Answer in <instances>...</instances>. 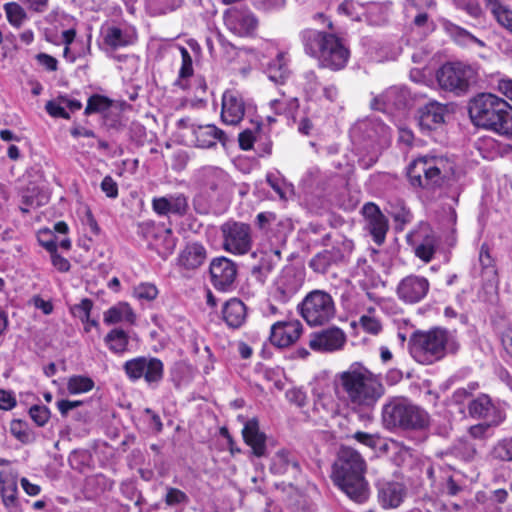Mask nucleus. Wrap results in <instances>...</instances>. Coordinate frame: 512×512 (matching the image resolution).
<instances>
[{
    "label": "nucleus",
    "mask_w": 512,
    "mask_h": 512,
    "mask_svg": "<svg viewBox=\"0 0 512 512\" xmlns=\"http://www.w3.org/2000/svg\"><path fill=\"white\" fill-rule=\"evenodd\" d=\"M339 383L346 394L347 403L358 412L373 410L385 394L381 376L360 363H353L340 373Z\"/></svg>",
    "instance_id": "obj_1"
},
{
    "label": "nucleus",
    "mask_w": 512,
    "mask_h": 512,
    "mask_svg": "<svg viewBox=\"0 0 512 512\" xmlns=\"http://www.w3.org/2000/svg\"><path fill=\"white\" fill-rule=\"evenodd\" d=\"M366 462L353 448L341 447L332 466L331 478L350 499L357 503L369 497V486L365 479Z\"/></svg>",
    "instance_id": "obj_2"
},
{
    "label": "nucleus",
    "mask_w": 512,
    "mask_h": 512,
    "mask_svg": "<svg viewBox=\"0 0 512 512\" xmlns=\"http://www.w3.org/2000/svg\"><path fill=\"white\" fill-rule=\"evenodd\" d=\"M456 166L453 157L425 155L409 164L407 175L413 187L435 190L455 176Z\"/></svg>",
    "instance_id": "obj_3"
},
{
    "label": "nucleus",
    "mask_w": 512,
    "mask_h": 512,
    "mask_svg": "<svg viewBox=\"0 0 512 512\" xmlns=\"http://www.w3.org/2000/svg\"><path fill=\"white\" fill-rule=\"evenodd\" d=\"M381 419L389 431H423L430 426L429 413L403 396L386 400L381 409Z\"/></svg>",
    "instance_id": "obj_4"
},
{
    "label": "nucleus",
    "mask_w": 512,
    "mask_h": 512,
    "mask_svg": "<svg viewBox=\"0 0 512 512\" xmlns=\"http://www.w3.org/2000/svg\"><path fill=\"white\" fill-rule=\"evenodd\" d=\"M459 347L460 344L452 333L438 327L416 331L409 341L412 357L421 364H433L443 359L447 353L455 354Z\"/></svg>",
    "instance_id": "obj_5"
},
{
    "label": "nucleus",
    "mask_w": 512,
    "mask_h": 512,
    "mask_svg": "<svg viewBox=\"0 0 512 512\" xmlns=\"http://www.w3.org/2000/svg\"><path fill=\"white\" fill-rule=\"evenodd\" d=\"M301 40L306 53L318 57L321 66L335 71L346 66L350 56L349 50L335 35L305 29L301 32Z\"/></svg>",
    "instance_id": "obj_6"
},
{
    "label": "nucleus",
    "mask_w": 512,
    "mask_h": 512,
    "mask_svg": "<svg viewBox=\"0 0 512 512\" xmlns=\"http://www.w3.org/2000/svg\"><path fill=\"white\" fill-rule=\"evenodd\" d=\"M470 119L476 128H512V106L493 93H479L468 105Z\"/></svg>",
    "instance_id": "obj_7"
},
{
    "label": "nucleus",
    "mask_w": 512,
    "mask_h": 512,
    "mask_svg": "<svg viewBox=\"0 0 512 512\" xmlns=\"http://www.w3.org/2000/svg\"><path fill=\"white\" fill-rule=\"evenodd\" d=\"M298 311L311 327L323 326L336 316V305L332 296L324 290L309 292L298 305Z\"/></svg>",
    "instance_id": "obj_8"
},
{
    "label": "nucleus",
    "mask_w": 512,
    "mask_h": 512,
    "mask_svg": "<svg viewBox=\"0 0 512 512\" xmlns=\"http://www.w3.org/2000/svg\"><path fill=\"white\" fill-rule=\"evenodd\" d=\"M298 108L299 101L296 97H287L282 94L280 98L271 100L266 106L257 110L251 118V123L255 128L272 125L291 126Z\"/></svg>",
    "instance_id": "obj_9"
},
{
    "label": "nucleus",
    "mask_w": 512,
    "mask_h": 512,
    "mask_svg": "<svg viewBox=\"0 0 512 512\" xmlns=\"http://www.w3.org/2000/svg\"><path fill=\"white\" fill-rule=\"evenodd\" d=\"M475 76V70L462 62L445 63L436 72L439 87L456 95L466 93Z\"/></svg>",
    "instance_id": "obj_10"
},
{
    "label": "nucleus",
    "mask_w": 512,
    "mask_h": 512,
    "mask_svg": "<svg viewBox=\"0 0 512 512\" xmlns=\"http://www.w3.org/2000/svg\"><path fill=\"white\" fill-rule=\"evenodd\" d=\"M123 370L130 381L144 379L149 386H157L164 377L163 362L153 356H138L127 360Z\"/></svg>",
    "instance_id": "obj_11"
},
{
    "label": "nucleus",
    "mask_w": 512,
    "mask_h": 512,
    "mask_svg": "<svg viewBox=\"0 0 512 512\" xmlns=\"http://www.w3.org/2000/svg\"><path fill=\"white\" fill-rule=\"evenodd\" d=\"M223 249L233 255L247 254L253 245L252 229L250 225L228 221L221 226Z\"/></svg>",
    "instance_id": "obj_12"
},
{
    "label": "nucleus",
    "mask_w": 512,
    "mask_h": 512,
    "mask_svg": "<svg viewBox=\"0 0 512 512\" xmlns=\"http://www.w3.org/2000/svg\"><path fill=\"white\" fill-rule=\"evenodd\" d=\"M406 240L415 256L425 263L432 261L440 245L439 237L427 223H420L407 234Z\"/></svg>",
    "instance_id": "obj_13"
},
{
    "label": "nucleus",
    "mask_w": 512,
    "mask_h": 512,
    "mask_svg": "<svg viewBox=\"0 0 512 512\" xmlns=\"http://www.w3.org/2000/svg\"><path fill=\"white\" fill-rule=\"evenodd\" d=\"M346 342V333L337 326H331L311 333L308 346L315 352L334 353L343 350Z\"/></svg>",
    "instance_id": "obj_14"
},
{
    "label": "nucleus",
    "mask_w": 512,
    "mask_h": 512,
    "mask_svg": "<svg viewBox=\"0 0 512 512\" xmlns=\"http://www.w3.org/2000/svg\"><path fill=\"white\" fill-rule=\"evenodd\" d=\"M210 280L218 291L232 290L237 278V265L226 257L214 258L209 266Z\"/></svg>",
    "instance_id": "obj_15"
},
{
    "label": "nucleus",
    "mask_w": 512,
    "mask_h": 512,
    "mask_svg": "<svg viewBox=\"0 0 512 512\" xmlns=\"http://www.w3.org/2000/svg\"><path fill=\"white\" fill-rule=\"evenodd\" d=\"M410 101V93L405 87H391L373 103V109L382 110L392 118L403 114Z\"/></svg>",
    "instance_id": "obj_16"
},
{
    "label": "nucleus",
    "mask_w": 512,
    "mask_h": 512,
    "mask_svg": "<svg viewBox=\"0 0 512 512\" xmlns=\"http://www.w3.org/2000/svg\"><path fill=\"white\" fill-rule=\"evenodd\" d=\"M430 289V283L427 278L415 274H410L397 285L396 293L400 300L407 304H415L423 300Z\"/></svg>",
    "instance_id": "obj_17"
},
{
    "label": "nucleus",
    "mask_w": 512,
    "mask_h": 512,
    "mask_svg": "<svg viewBox=\"0 0 512 512\" xmlns=\"http://www.w3.org/2000/svg\"><path fill=\"white\" fill-rule=\"evenodd\" d=\"M126 107H128V105L120 100L95 93L88 97L84 114L87 116L96 114L104 119L113 120L118 117Z\"/></svg>",
    "instance_id": "obj_18"
},
{
    "label": "nucleus",
    "mask_w": 512,
    "mask_h": 512,
    "mask_svg": "<svg viewBox=\"0 0 512 512\" xmlns=\"http://www.w3.org/2000/svg\"><path fill=\"white\" fill-rule=\"evenodd\" d=\"M303 279L293 267H285L274 282L273 295L280 302L290 300L302 287Z\"/></svg>",
    "instance_id": "obj_19"
},
{
    "label": "nucleus",
    "mask_w": 512,
    "mask_h": 512,
    "mask_svg": "<svg viewBox=\"0 0 512 512\" xmlns=\"http://www.w3.org/2000/svg\"><path fill=\"white\" fill-rule=\"evenodd\" d=\"M225 26L235 35H250L257 26L254 15L245 9L230 8L224 13Z\"/></svg>",
    "instance_id": "obj_20"
},
{
    "label": "nucleus",
    "mask_w": 512,
    "mask_h": 512,
    "mask_svg": "<svg viewBox=\"0 0 512 512\" xmlns=\"http://www.w3.org/2000/svg\"><path fill=\"white\" fill-rule=\"evenodd\" d=\"M302 331L299 320L278 321L271 326L270 341L279 348L288 347L299 339Z\"/></svg>",
    "instance_id": "obj_21"
},
{
    "label": "nucleus",
    "mask_w": 512,
    "mask_h": 512,
    "mask_svg": "<svg viewBox=\"0 0 512 512\" xmlns=\"http://www.w3.org/2000/svg\"><path fill=\"white\" fill-rule=\"evenodd\" d=\"M245 114L242 95L234 89L226 90L222 95L221 119L225 125L235 126Z\"/></svg>",
    "instance_id": "obj_22"
},
{
    "label": "nucleus",
    "mask_w": 512,
    "mask_h": 512,
    "mask_svg": "<svg viewBox=\"0 0 512 512\" xmlns=\"http://www.w3.org/2000/svg\"><path fill=\"white\" fill-rule=\"evenodd\" d=\"M196 182L204 193H217L225 189L229 176L221 168L207 166L201 168L196 174Z\"/></svg>",
    "instance_id": "obj_23"
},
{
    "label": "nucleus",
    "mask_w": 512,
    "mask_h": 512,
    "mask_svg": "<svg viewBox=\"0 0 512 512\" xmlns=\"http://www.w3.org/2000/svg\"><path fill=\"white\" fill-rule=\"evenodd\" d=\"M378 499L383 508L399 507L407 496V489L402 482L382 480L377 484Z\"/></svg>",
    "instance_id": "obj_24"
},
{
    "label": "nucleus",
    "mask_w": 512,
    "mask_h": 512,
    "mask_svg": "<svg viewBox=\"0 0 512 512\" xmlns=\"http://www.w3.org/2000/svg\"><path fill=\"white\" fill-rule=\"evenodd\" d=\"M270 471L275 475L297 478L301 473L299 458L291 451L279 450L271 459Z\"/></svg>",
    "instance_id": "obj_25"
},
{
    "label": "nucleus",
    "mask_w": 512,
    "mask_h": 512,
    "mask_svg": "<svg viewBox=\"0 0 512 512\" xmlns=\"http://www.w3.org/2000/svg\"><path fill=\"white\" fill-rule=\"evenodd\" d=\"M362 211L366 220V229L373 236L375 243L382 244L388 230L386 217L374 203H366Z\"/></svg>",
    "instance_id": "obj_26"
},
{
    "label": "nucleus",
    "mask_w": 512,
    "mask_h": 512,
    "mask_svg": "<svg viewBox=\"0 0 512 512\" xmlns=\"http://www.w3.org/2000/svg\"><path fill=\"white\" fill-rule=\"evenodd\" d=\"M468 409L472 417L488 419L493 425H499L505 419L504 414L492 404L489 396L485 394L472 400Z\"/></svg>",
    "instance_id": "obj_27"
},
{
    "label": "nucleus",
    "mask_w": 512,
    "mask_h": 512,
    "mask_svg": "<svg viewBox=\"0 0 512 512\" xmlns=\"http://www.w3.org/2000/svg\"><path fill=\"white\" fill-rule=\"evenodd\" d=\"M242 436L245 443L251 447L254 456L263 457L266 455V435L260 430L259 422L256 418L245 422Z\"/></svg>",
    "instance_id": "obj_28"
},
{
    "label": "nucleus",
    "mask_w": 512,
    "mask_h": 512,
    "mask_svg": "<svg viewBox=\"0 0 512 512\" xmlns=\"http://www.w3.org/2000/svg\"><path fill=\"white\" fill-rule=\"evenodd\" d=\"M0 493L5 508L10 512L15 511L18 506L17 475L11 469L0 471Z\"/></svg>",
    "instance_id": "obj_29"
},
{
    "label": "nucleus",
    "mask_w": 512,
    "mask_h": 512,
    "mask_svg": "<svg viewBox=\"0 0 512 512\" xmlns=\"http://www.w3.org/2000/svg\"><path fill=\"white\" fill-rule=\"evenodd\" d=\"M186 133L182 136L183 141L188 146H195L199 148H210L216 144L217 141H223V130H185Z\"/></svg>",
    "instance_id": "obj_30"
},
{
    "label": "nucleus",
    "mask_w": 512,
    "mask_h": 512,
    "mask_svg": "<svg viewBox=\"0 0 512 512\" xmlns=\"http://www.w3.org/2000/svg\"><path fill=\"white\" fill-rule=\"evenodd\" d=\"M222 318L228 327L238 329L246 322L247 307L238 298H231L222 308Z\"/></svg>",
    "instance_id": "obj_31"
},
{
    "label": "nucleus",
    "mask_w": 512,
    "mask_h": 512,
    "mask_svg": "<svg viewBox=\"0 0 512 512\" xmlns=\"http://www.w3.org/2000/svg\"><path fill=\"white\" fill-rule=\"evenodd\" d=\"M104 43L112 49H118L131 45L136 40L133 29L119 26H108L103 30Z\"/></svg>",
    "instance_id": "obj_32"
},
{
    "label": "nucleus",
    "mask_w": 512,
    "mask_h": 512,
    "mask_svg": "<svg viewBox=\"0 0 512 512\" xmlns=\"http://www.w3.org/2000/svg\"><path fill=\"white\" fill-rule=\"evenodd\" d=\"M206 256L205 247L200 243L193 242L187 244L181 251L178 257V263L185 269L194 270L204 263Z\"/></svg>",
    "instance_id": "obj_33"
},
{
    "label": "nucleus",
    "mask_w": 512,
    "mask_h": 512,
    "mask_svg": "<svg viewBox=\"0 0 512 512\" xmlns=\"http://www.w3.org/2000/svg\"><path fill=\"white\" fill-rule=\"evenodd\" d=\"M445 116V106L437 102H431L419 110V126L420 128H432L433 125L444 124Z\"/></svg>",
    "instance_id": "obj_34"
},
{
    "label": "nucleus",
    "mask_w": 512,
    "mask_h": 512,
    "mask_svg": "<svg viewBox=\"0 0 512 512\" xmlns=\"http://www.w3.org/2000/svg\"><path fill=\"white\" fill-rule=\"evenodd\" d=\"M103 321L107 325L122 322L133 325L136 322V314L128 303L119 302L104 313Z\"/></svg>",
    "instance_id": "obj_35"
},
{
    "label": "nucleus",
    "mask_w": 512,
    "mask_h": 512,
    "mask_svg": "<svg viewBox=\"0 0 512 512\" xmlns=\"http://www.w3.org/2000/svg\"><path fill=\"white\" fill-rule=\"evenodd\" d=\"M485 4L497 23L512 33V9L500 0H485Z\"/></svg>",
    "instance_id": "obj_36"
},
{
    "label": "nucleus",
    "mask_w": 512,
    "mask_h": 512,
    "mask_svg": "<svg viewBox=\"0 0 512 512\" xmlns=\"http://www.w3.org/2000/svg\"><path fill=\"white\" fill-rule=\"evenodd\" d=\"M266 73L268 78L275 83H282L289 76L288 58L285 53H278L276 57L267 64Z\"/></svg>",
    "instance_id": "obj_37"
},
{
    "label": "nucleus",
    "mask_w": 512,
    "mask_h": 512,
    "mask_svg": "<svg viewBox=\"0 0 512 512\" xmlns=\"http://www.w3.org/2000/svg\"><path fill=\"white\" fill-rule=\"evenodd\" d=\"M279 250H270L264 252L257 265L253 266L252 274L260 281H264L269 273L273 271L277 262L280 260Z\"/></svg>",
    "instance_id": "obj_38"
},
{
    "label": "nucleus",
    "mask_w": 512,
    "mask_h": 512,
    "mask_svg": "<svg viewBox=\"0 0 512 512\" xmlns=\"http://www.w3.org/2000/svg\"><path fill=\"white\" fill-rule=\"evenodd\" d=\"M104 342L112 353L122 355L128 350L129 336L123 329L114 328L107 333Z\"/></svg>",
    "instance_id": "obj_39"
},
{
    "label": "nucleus",
    "mask_w": 512,
    "mask_h": 512,
    "mask_svg": "<svg viewBox=\"0 0 512 512\" xmlns=\"http://www.w3.org/2000/svg\"><path fill=\"white\" fill-rule=\"evenodd\" d=\"M181 55V66L178 71V78L174 85L185 90L188 88V79L193 75V61L189 51L185 47H179Z\"/></svg>",
    "instance_id": "obj_40"
},
{
    "label": "nucleus",
    "mask_w": 512,
    "mask_h": 512,
    "mask_svg": "<svg viewBox=\"0 0 512 512\" xmlns=\"http://www.w3.org/2000/svg\"><path fill=\"white\" fill-rule=\"evenodd\" d=\"M154 237L161 241L160 244H156L160 255L166 257L172 254L176 247V238L173 236L171 229L159 227L155 230Z\"/></svg>",
    "instance_id": "obj_41"
},
{
    "label": "nucleus",
    "mask_w": 512,
    "mask_h": 512,
    "mask_svg": "<svg viewBox=\"0 0 512 512\" xmlns=\"http://www.w3.org/2000/svg\"><path fill=\"white\" fill-rule=\"evenodd\" d=\"M21 199L22 206H20V210L23 213H28L30 208L42 206L47 201V197L35 186L23 190Z\"/></svg>",
    "instance_id": "obj_42"
},
{
    "label": "nucleus",
    "mask_w": 512,
    "mask_h": 512,
    "mask_svg": "<svg viewBox=\"0 0 512 512\" xmlns=\"http://www.w3.org/2000/svg\"><path fill=\"white\" fill-rule=\"evenodd\" d=\"M6 19L14 28H21L28 20L25 9L17 2H8L3 6Z\"/></svg>",
    "instance_id": "obj_43"
},
{
    "label": "nucleus",
    "mask_w": 512,
    "mask_h": 512,
    "mask_svg": "<svg viewBox=\"0 0 512 512\" xmlns=\"http://www.w3.org/2000/svg\"><path fill=\"white\" fill-rule=\"evenodd\" d=\"M338 260L329 249L323 250L317 253L309 262V267L316 273L324 274L327 272L329 267L337 263Z\"/></svg>",
    "instance_id": "obj_44"
},
{
    "label": "nucleus",
    "mask_w": 512,
    "mask_h": 512,
    "mask_svg": "<svg viewBox=\"0 0 512 512\" xmlns=\"http://www.w3.org/2000/svg\"><path fill=\"white\" fill-rule=\"evenodd\" d=\"M93 387L94 381L90 377L82 375L72 376L67 382V389L73 395L89 392Z\"/></svg>",
    "instance_id": "obj_45"
},
{
    "label": "nucleus",
    "mask_w": 512,
    "mask_h": 512,
    "mask_svg": "<svg viewBox=\"0 0 512 512\" xmlns=\"http://www.w3.org/2000/svg\"><path fill=\"white\" fill-rule=\"evenodd\" d=\"M354 249V243L351 239H348L347 237L343 235H339L334 240V245L330 251L333 252L335 257L337 258L338 262L344 260L346 257H348Z\"/></svg>",
    "instance_id": "obj_46"
},
{
    "label": "nucleus",
    "mask_w": 512,
    "mask_h": 512,
    "mask_svg": "<svg viewBox=\"0 0 512 512\" xmlns=\"http://www.w3.org/2000/svg\"><path fill=\"white\" fill-rule=\"evenodd\" d=\"M337 11L348 19L359 21L364 14V7L357 2L346 0L338 6Z\"/></svg>",
    "instance_id": "obj_47"
},
{
    "label": "nucleus",
    "mask_w": 512,
    "mask_h": 512,
    "mask_svg": "<svg viewBox=\"0 0 512 512\" xmlns=\"http://www.w3.org/2000/svg\"><path fill=\"white\" fill-rule=\"evenodd\" d=\"M451 34L454 37L455 41L460 45L469 46L471 44H477L480 47L485 46V43L482 40L478 39L470 32L459 26L453 25L451 28Z\"/></svg>",
    "instance_id": "obj_48"
},
{
    "label": "nucleus",
    "mask_w": 512,
    "mask_h": 512,
    "mask_svg": "<svg viewBox=\"0 0 512 512\" xmlns=\"http://www.w3.org/2000/svg\"><path fill=\"white\" fill-rule=\"evenodd\" d=\"M133 295L142 301H153L158 296V289L152 283H140L134 287Z\"/></svg>",
    "instance_id": "obj_49"
},
{
    "label": "nucleus",
    "mask_w": 512,
    "mask_h": 512,
    "mask_svg": "<svg viewBox=\"0 0 512 512\" xmlns=\"http://www.w3.org/2000/svg\"><path fill=\"white\" fill-rule=\"evenodd\" d=\"M361 328L372 335H377L382 330V324L378 317L373 314H363L359 319Z\"/></svg>",
    "instance_id": "obj_50"
},
{
    "label": "nucleus",
    "mask_w": 512,
    "mask_h": 512,
    "mask_svg": "<svg viewBox=\"0 0 512 512\" xmlns=\"http://www.w3.org/2000/svg\"><path fill=\"white\" fill-rule=\"evenodd\" d=\"M164 500L168 506H177L187 504L189 502V497L185 492L178 488L167 487Z\"/></svg>",
    "instance_id": "obj_51"
},
{
    "label": "nucleus",
    "mask_w": 512,
    "mask_h": 512,
    "mask_svg": "<svg viewBox=\"0 0 512 512\" xmlns=\"http://www.w3.org/2000/svg\"><path fill=\"white\" fill-rule=\"evenodd\" d=\"M398 144L402 149H410L413 147H419L424 144V141L416 138L412 130H399L398 131Z\"/></svg>",
    "instance_id": "obj_52"
},
{
    "label": "nucleus",
    "mask_w": 512,
    "mask_h": 512,
    "mask_svg": "<svg viewBox=\"0 0 512 512\" xmlns=\"http://www.w3.org/2000/svg\"><path fill=\"white\" fill-rule=\"evenodd\" d=\"M172 206V214L183 216L189 209L188 197L183 193L169 195Z\"/></svg>",
    "instance_id": "obj_53"
},
{
    "label": "nucleus",
    "mask_w": 512,
    "mask_h": 512,
    "mask_svg": "<svg viewBox=\"0 0 512 512\" xmlns=\"http://www.w3.org/2000/svg\"><path fill=\"white\" fill-rule=\"evenodd\" d=\"M479 263L486 274L495 275L496 271L494 268V259L490 254V250L487 244H482L480 248Z\"/></svg>",
    "instance_id": "obj_54"
},
{
    "label": "nucleus",
    "mask_w": 512,
    "mask_h": 512,
    "mask_svg": "<svg viewBox=\"0 0 512 512\" xmlns=\"http://www.w3.org/2000/svg\"><path fill=\"white\" fill-rule=\"evenodd\" d=\"M92 307L93 302L88 298H84L81 300L79 304H76L71 308V312L75 317H78L82 322H88Z\"/></svg>",
    "instance_id": "obj_55"
},
{
    "label": "nucleus",
    "mask_w": 512,
    "mask_h": 512,
    "mask_svg": "<svg viewBox=\"0 0 512 512\" xmlns=\"http://www.w3.org/2000/svg\"><path fill=\"white\" fill-rule=\"evenodd\" d=\"M29 415L38 426H44L50 418V410L44 405H34L29 409Z\"/></svg>",
    "instance_id": "obj_56"
},
{
    "label": "nucleus",
    "mask_w": 512,
    "mask_h": 512,
    "mask_svg": "<svg viewBox=\"0 0 512 512\" xmlns=\"http://www.w3.org/2000/svg\"><path fill=\"white\" fill-rule=\"evenodd\" d=\"M147 2L159 14L173 11L180 6V0H147Z\"/></svg>",
    "instance_id": "obj_57"
},
{
    "label": "nucleus",
    "mask_w": 512,
    "mask_h": 512,
    "mask_svg": "<svg viewBox=\"0 0 512 512\" xmlns=\"http://www.w3.org/2000/svg\"><path fill=\"white\" fill-rule=\"evenodd\" d=\"M456 5L464 10L473 18H480L483 15V9L475 0H454Z\"/></svg>",
    "instance_id": "obj_58"
},
{
    "label": "nucleus",
    "mask_w": 512,
    "mask_h": 512,
    "mask_svg": "<svg viewBox=\"0 0 512 512\" xmlns=\"http://www.w3.org/2000/svg\"><path fill=\"white\" fill-rule=\"evenodd\" d=\"M170 196L157 197L152 200V208L153 210L161 216L168 215L172 213V206Z\"/></svg>",
    "instance_id": "obj_59"
},
{
    "label": "nucleus",
    "mask_w": 512,
    "mask_h": 512,
    "mask_svg": "<svg viewBox=\"0 0 512 512\" xmlns=\"http://www.w3.org/2000/svg\"><path fill=\"white\" fill-rule=\"evenodd\" d=\"M495 454L505 461H512V438L504 439L495 447Z\"/></svg>",
    "instance_id": "obj_60"
},
{
    "label": "nucleus",
    "mask_w": 512,
    "mask_h": 512,
    "mask_svg": "<svg viewBox=\"0 0 512 512\" xmlns=\"http://www.w3.org/2000/svg\"><path fill=\"white\" fill-rule=\"evenodd\" d=\"M455 451L465 460H470L476 454L475 447L466 440H459L455 446Z\"/></svg>",
    "instance_id": "obj_61"
},
{
    "label": "nucleus",
    "mask_w": 512,
    "mask_h": 512,
    "mask_svg": "<svg viewBox=\"0 0 512 512\" xmlns=\"http://www.w3.org/2000/svg\"><path fill=\"white\" fill-rule=\"evenodd\" d=\"M101 190L109 198L118 196V185L111 176H105L101 182Z\"/></svg>",
    "instance_id": "obj_62"
},
{
    "label": "nucleus",
    "mask_w": 512,
    "mask_h": 512,
    "mask_svg": "<svg viewBox=\"0 0 512 512\" xmlns=\"http://www.w3.org/2000/svg\"><path fill=\"white\" fill-rule=\"evenodd\" d=\"M47 112L54 117H68V112L63 106L61 98H59L57 101H50L46 105Z\"/></svg>",
    "instance_id": "obj_63"
},
{
    "label": "nucleus",
    "mask_w": 512,
    "mask_h": 512,
    "mask_svg": "<svg viewBox=\"0 0 512 512\" xmlns=\"http://www.w3.org/2000/svg\"><path fill=\"white\" fill-rule=\"evenodd\" d=\"M286 396L291 403L296 404L298 407H304L307 403L306 393L300 389H291L287 391Z\"/></svg>",
    "instance_id": "obj_64"
}]
</instances>
